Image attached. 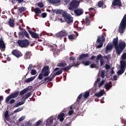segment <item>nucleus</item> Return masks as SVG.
<instances>
[{
    "instance_id": "obj_1",
    "label": "nucleus",
    "mask_w": 126,
    "mask_h": 126,
    "mask_svg": "<svg viewBox=\"0 0 126 126\" xmlns=\"http://www.w3.org/2000/svg\"><path fill=\"white\" fill-rule=\"evenodd\" d=\"M126 29V14H125L123 19L121 20V22L119 25L118 28V32L120 34H124L125 31Z\"/></svg>"
},
{
    "instance_id": "obj_40",
    "label": "nucleus",
    "mask_w": 126,
    "mask_h": 126,
    "mask_svg": "<svg viewBox=\"0 0 126 126\" xmlns=\"http://www.w3.org/2000/svg\"><path fill=\"white\" fill-rule=\"evenodd\" d=\"M97 43H99V44L97 45V48L100 49V48H102V47H103V42H101V41L98 39L97 40Z\"/></svg>"
},
{
    "instance_id": "obj_53",
    "label": "nucleus",
    "mask_w": 126,
    "mask_h": 126,
    "mask_svg": "<svg viewBox=\"0 0 126 126\" xmlns=\"http://www.w3.org/2000/svg\"><path fill=\"white\" fill-rule=\"evenodd\" d=\"M36 73H37V71H36V70L32 69L31 70V74H32V75H35V74H36Z\"/></svg>"
},
{
    "instance_id": "obj_30",
    "label": "nucleus",
    "mask_w": 126,
    "mask_h": 126,
    "mask_svg": "<svg viewBox=\"0 0 126 126\" xmlns=\"http://www.w3.org/2000/svg\"><path fill=\"white\" fill-rule=\"evenodd\" d=\"M33 11L34 12H35V13H36V16H38V13H41V12H42V11H41V10H40V8L38 7L35 8L34 9Z\"/></svg>"
},
{
    "instance_id": "obj_12",
    "label": "nucleus",
    "mask_w": 126,
    "mask_h": 126,
    "mask_svg": "<svg viewBox=\"0 0 126 126\" xmlns=\"http://www.w3.org/2000/svg\"><path fill=\"white\" fill-rule=\"evenodd\" d=\"M78 65H79V64L78 63H74V62H73L72 64H69V66H67L64 68H63V70L64 72H65V71H67V70H69V69H71V68L72 67V66H78Z\"/></svg>"
},
{
    "instance_id": "obj_22",
    "label": "nucleus",
    "mask_w": 126,
    "mask_h": 126,
    "mask_svg": "<svg viewBox=\"0 0 126 126\" xmlns=\"http://www.w3.org/2000/svg\"><path fill=\"white\" fill-rule=\"evenodd\" d=\"M88 57H89V55L88 54V53L81 54L79 58V61H81V60H83V59H86V58H88Z\"/></svg>"
},
{
    "instance_id": "obj_7",
    "label": "nucleus",
    "mask_w": 126,
    "mask_h": 126,
    "mask_svg": "<svg viewBox=\"0 0 126 126\" xmlns=\"http://www.w3.org/2000/svg\"><path fill=\"white\" fill-rule=\"evenodd\" d=\"M120 70H118L117 73L118 75H122L124 72H125V70H126V62L125 61H121L120 62Z\"/></svg>"
},
{
    "instance_id": "obj_20",
    "label": "nucleus",
    "mask_w": 126,
    "mask_h": 126,
    "mask_svg": "<svg viewBox=\"0 0 126 126\" xmlns=\"http://www.w3.org/2000/svg\"><path fill=\"white\" fill-rule=\"evenodd\" d=\"M104 92H105L104 90H101L99 93H95L94 94V96L99 98V97L103 96V95L104 94Z\"/></svg>"
},
{
    "instance_id": "obj_31",
    "label": "nucleus",
    "mask_w": 126,
    "mask_h": 126,
    "mask_svg": "<svg viewBox=\"0 0 126 126\" xmlns=\"http://www.w3.org/2000/svg\"><path fill=\"white\" fill-rule=\"evenodd\" d=\"M118 37H117L115 38H114L113 40V44L115 46V48H116L117 47V46H118Z\"/></svg>"
},
{
    "instance_id": "obj_62",
    "label": "nucleus",
    "mask_w": 126,
    "mask_h": 126,
    "mask_svg": "<svg viewBox=\"0 0 126 126\" xmlns=\"http://www.w3.org/2000/svg\"><path fill=\"white\" fill-rule=\"evenodd\" d=\"M110 68H111V66H110V65L106 64H105V69H110Z\"/></svg>"
},
{
    "instance_id": "obj_3",
    "label": "nucleus",
    "mask_w": 126,
    "mask_h": 126,
    "mask_svg": "<svg viewBox=\"0 0 126 126\" xmlns=\"http://www.w3.org/2000/svg\"><path fill=\"white\" fill-rule=\"evenodd\" d=\"M63 69H61L59 71H57L54 74L52 75L51 74V75H50L51 77H50V76L45 77L44 79V82H46V81H47V82H50V81H52V80H53V79H54V78L56 77V76L62 74L63 73Z\"/></svg>"
},
{
    "instance_id": "obj_25",
    "label": "nucleus",
    "mask_w": 126,
    "mask_h": 126,
    "mask_svg": "<svg viewBox=\"0 0 126 126\" xmlns=\"http://www.w3.org/2000/svg\"><path fill=\"white\" fill-rule=\"evenodd\" d=\"M45 71H50V66L49 65H45L44 66L41 70V72L44 73Z\"/></svg>"
},
{
    "instance_id": "obj_19",
    "label": "nucleus",
    "mask_w": 126,
    "mask_h": 126,
    "mask_svg": "<svg viewBox=\"0 0 126 126\" xmlns=\"http://www.w3.org/2000/svg\"><path fill=\"white\" fill-rule=\"evenodd\" d=\"M97 6L98 7H102V8H106V6L105 4H104V1L102 0V1L100 0L97 2Z\"/></svg>"
},
{
    "instance_id": "obj_29",
    "label": "nucleus",
    "mask_w": 126,
    "mask_h": 126,
    "mask_svg": "<svg viewBox=\"0 0 126 126\" xmlns=\"http://www.w3.org/2000/svg\"><path fill=\"white\" fill-rule=\"evenodd\" d=\"M50 51H52L54 54L58 53V49H57V46L55 45L54 46H52Z\"/></svg>"
},
{
    "instance_id": "obj_28",
    "label": "nucleus",
    "mask_w": 126,
    "mask_h": 126,
    "mask_svg": "<svg viewBox=\"0 0 126 126\" xmlns=\"http://www.w3.org/2000/svg\"><path fill=\"white\" fill-rule=\"evenodd\" d=\"M8 24L9 25L10 27H13L14 26V20L9 19Z\"/></svg>"
},
{
    "instance_id": "obj_4",
    "label": "nucleus",
    "mask_w": 126,
    "mask_h": 126,
    "mask_svg": "<svg viewBox=\"0 0 126 126\" xmlns=\"http://www.w3.org/2000/svg\"><path fill=\"white\" fill-rule=\"evenodd\" d=\"M63 16L67 24H72L73 23V17H72L71 15L68 14L66 12H64L63 13Z\"/></svg>"
},
{
    "instance_id": "obj_39",
    "label": "nucleus",
    "mask_w": 126,
    "mask_h": 126,
    "mask_svg": "<svg viewBox=\"0 0 126 126\" xmlns=\"http://www.w3.org/2000/svg\"><path fill=\"white\" fill-rule=\"evenodd\" d=\"M27 91H28V90H27V89H25V90H22V91L20 92L19 95H20V96H22L23 95H24V94H25V93H26V92H27Z\"/></svg>"
},
{
    "instance_id": "obj_63",
    "label": "nucleus",
    "mask_w": 126,
    "mask_h": 126,
    "mask_svg": "<svg viewBox=\"0 0 126 126\" xmlns=\"http://www.w3.org/2000/svg\"><path fill=\"white\" fill-rule=\"evenodd\" d=\"M75 60V58L74 57L71 56L69 58V61H73V62H74Z\"/></svg>"
},
{
    "instance_id": "obj_51",
    "label": "nucleus",
    "mask_w": 126,
    "mask_h": 126,
    "mask_svg": "<svg viewBox=\"0 0 126 126\" xmlns=\"http://www.w3.org/2000/svg\"><path fill=\"white\" fill-rule=\"evenodd\" d=\"M37 5L39 6L40 8H42V7H44V3L42 2H39L37 3Z\"/></svg>"
},
{
    "instance_id": "obj_15",
    "label": "nucleus",
    "mask_w": 126,
    "mask_h": 126,
    "mask_svg": "<svg viewBox=\"0 0 126 126\" xmlns=\"http://www.w3.org/2000/svg\"><path fill=\"white\" fill-rule=\"evenodd\" d=\"M29 33L31 35L32 38L34 39H37V38H39V34L34 32L30 30H28Z\"/></svg>"
},
{
    "instance_id": "obj_33",
    "label": "nucleus",
    "mask_w": 126,
    "mask_h": 126,
    "mask_svg": "<svg viewBox=\"0 0 126 126\" xmlns=\"http://www.w3.org/2000/svg\"><path fill=\"white\" fill-rule=\"evenodd\" d=\"M89 96H90V92L89 91H86L83 95V97L85 99H87V98L89 97Z\"/></svg>"
},
{
    "instance_id": "obj_46",
    "label": "nucleus",
    "mask_w": 126,
    "mask_h": 126,
    "mask_svg": "<svg viewBox=\"0 0 126 126\" xmlns=\"http://www.w3.org/2000/svg\"><path fill=\"white\" fill-rule=\"evenodd\" d=\"M90 63H91V62L89 61H87L85 62H83L82 63V64L86 65V66L89 65V64H90Z\"/></svg>"
},
{
    "instance_id": "obj_14",
    "label": "nucleus",
    "mask_w": 126,
    "mask_h": 126,
    "mask_svg": "<svg viewBox=\"0 0 126 126\" xmlns=\"http://www.w3.org/2000/svg\"><path fill=\"white\" fill-rule=\"evenodd\" d=\"M12 54L16 58H20L22 57V56H23V55L21 54V52H20V51L16 50H13L12 52Z\"/></svg>"
},
{
    "instance_id": "obj_16",
    "label": "nucleus",
    "mask_w": 126,
    "mask_h": 126,
    "mask_svg": "<svg viewBox=\"0 0 126 126\" xmlns=\"http://www.w3.org/2000/svg\"><path fill=\"white\" fill-rule=\"evenodd\" d=\"M64 118H65V115L64 113H61L59 114L58 116V119L59 120L60 122H63V120H64Z\"/></svg>"
},
{
    "instance_id": "obj_61",
    "label": "nucleus",
    "mask_w": 126,
    "mask_h": 126,
    "mask_svg": "<svg viewBox=\"0 0 126 126\" xmlns=\"http://www.w3.org/2000/svg\"><path fill=\"white\" fill-rule=\"evenodd\" d=\"M19 37H21L22 38H23V37H24V32H19Z\"/></svg>"
},
{
    "instance_id": "obj_34",
    "label": "nucleus",
    "mask_w": 126,
    "mask_h": 126,
    "mask_svg": "<svg viewBox=\"0 0 126 126\" xmlns=\"http://www.w3.org/2000/svg\"><path fill=\"white\" fill-rule=\"evenodd\" d=\"M51 3H60L61 0H47Z\"/></svg>"
},
{
    "instance_id": "obj_47",
    "label": "nucleus",
    "mask_w": 126,
    "mask_h": 126,
    "mask_svg": "<svg viewBox=\"0 0 126 126\" xmlns=\"http://www.w3.org/2000/svg\"><path fill=\"white\" fill-rule=\"evenodd\" d=\"M31 95H32V94L31 93H28L27 94L25 95V99L26 100V99L29 98V97H30Z\"/></svg>"
},
{
    "instance_id": "obj_32",
    "label": "nucleus",
    "mask_w": 126,
    "mask_h": 126,
    "mask_svg": "<svg viewBox=\"0 0 126 126\" xmlns=\"http://www.w3.org/2000/svg\"><path fill=\"white\" fill-rule=\"evenodd\" d=\"M17 9H18V11H19L20 13H22L23 11H25V10H26V8L23 6L17 8Z\"/></svg>"
},
{
    "instance_id": "obj_21",
    "label": "nucleus",
    "mask_w": 126,
    "mask_h": 126,
    "mask_svg": "<svg viewBox=\"0 0 126 126\" xmlns=\"http://www.w3.org/2000/svg\"><path fill=\"white\" fill-rule=\"evenodd\" d=\"M31 56H32V53H31V52H27L24 56L25 60H28V59H30Z\"/></svg>"
},
{
    "instance_id": "obj_57",
    "label": "nucleus",
    "mask_w": 126,
    "mask_h": 126,
    "mask_svg": "<svg viewBox=\"0 0 126 126\" xmlns=\"http://www.w3.org/2000/svg\"><path fill=\"white\" fill-rule=\"evenodd\" d=\"M95 9L92 7H91L89 9V12H95Z\"/></svg>"
},
{
    "instance_id": "obj_36",
    "label": "nucleus",
    "mask_w": 126,
    "mask_h": 126,
    "mask_svg": "<svg viewBox=\"0 0 126 126\" xmlns=\"http://www.w3.org/2000/svg\"><path fill=\"white\" fill-rule=\"evenodd\" d=\"M24 107H19L13 111L14 114L18 113V112H21L23 110Z\"/></svg>"
},
{
    "instance_id": "obj_13",
    "label": "nucleus",
    "mask_w": 126,
    "mask_h": 126,
    "mask_svg": "<svg viewBox=\"0 0 126 126\" xmlns=\"http://www.w3.org/2000/svg\"><path fill=\"white\" fill-rule=\"evenodd\" d=\"M112 5H113V6L121 7L122 6V1H121V0H113L112 1Z\"/></svg>"
},
{
    "instance_id": "obj_18",
    "label": "nucleus",
    "mask_w": 126,
    "mask_h": 126,
    "mask_svg": "<svg viewBox=\"0 0 126 126\" xmlns=\"http://www.w3.org/2000/svg\"><path fill=\"white\" fill-rule=\"evenodd\" d=\"M113 50V45L109 44L106 46L105 54H108L109 52Z\"/></svg>"
},
{
    "instance_id": "obj_8",
    "label": "nucleus",
    "mask_w": 126,
    "mask_h": 126,
    "mask_svg": "<svg viewBox=\"0 0 126 126\" xmlns=\"http://www.w3.org/2000/svg\"><path fill=\"white\" fill-rule=\"evenodd\" d=\"M18 95H19V92H16L12 94H10V95L6 97L5 99L6 103H8L10 99H14V98H16V97H17Z\"/></svg>"
},
{
    "instance_id": "obj_45",
    "label": "nucleus",
    "mask_w": 126,
    "mask_h": 126,
    "mask_svg": "<svg viewBox=\"0 0 126 126\" xmlns=\"http://www.w3.org/2000/svg\"><path fill=\"white\" fill-rule=\"evenodd\" d=\"M81 98H82V94H80L77 97V102L78 104H79L80 103V100H81Z\"/></svg>"
},
{
    "instance_id": "obj_50",
    "label": "nucleus",
    "mask_w": 126,
    "mask_h": 126,
    "mask_svg": "<svg viewBox=\"0 0 126 126\" xmlns=\"http://www.w3.org/2000/svg\"><path fill=\"white\" fill-rule=\"evenodd\" d=\"M42 123V120H38L36 124L34 125V126H39L40 125H41V123Z\"/></svg>"
},
{
    "instance_id": "obj_23",
    "label": "nucleus",
    "mask_w": 126,
    "mask_h": 126,
    "mask_svg": "<svg viewBox=\"0 0 126 126\" xmlns=\"http://www.w3.org/2000/svg\"><path fill=\"white\" fill-rule=\"evenodd\" d=\"M112 86V82H110V83H106L105 84L104 88L106 90H110Z\"/></svg>"
},
{
    "instance_id": "obj_59",
    "label": "nucleus",
    "mask_w": 126,
    "mask_h": 126,
    "mask_svg": "<svg viewBox=\"0 0 126 126\" xmlns=\"http://www.w3.org/2000/svg\"><path fill=\"white\" fill-rule=\"evenodd\" d=\"M41 16L42 18H45L47 17V13H42L41 14Z\"/></svg>"
},
{
    "instance_id": "obj_54",
    "label": "nucleus",
    "mask_w": 126,
    "mask_h": 126,
    "mask_svg": "<svg viewBox=\"0 0 126 126\" xmlns=\"http://www.w3.org/2000/svg\"><path fill=\"white\" fill-rule=\"evenodd\" d=\"M43 76H44V75L42 73L39 74L38 76V79H39V80H42V79H43Z\"/></svg>"
},
{
    "instance_id": "obj_44",
    "label": "nucleus",
    "mask_w": 126,
    "mask_h": 126,
    "mask_svg": "<svg viewBox=\"0 0 126 126\" xmlns=\"http://www.w3.org/2000/svg\"><path fill=\"white\" fill-rule=\"evenodd\" d=\"M43 76L46 77V76H49V74H50V71H45L43 72Z\"/></svg>"
},
{
    "instance_id": "obj_56",
    "label": "nucleus",
    "mask_w": 126,
    "mask_h": 126,
    "mask_svg": "<svg viewBox=\"0 0 126 126\" xmlns=\"http://www.w3.org/2000/svg\"><path fill=\"white\" fill-rule=\"evenodd\" d=\"M105 83V81L104 80H102L100 83L98 85V87H101L102 85H103L104 83Z\"/></svg>"
},
{
    "instance_id": "obj_26",
    "label": "nucleus",
    "mask_w": 126,
    "mask_h": 126,
    "mask_svg": "<svg viewBox=\"0 0 126 126\" xmlns=\"http://www.w3.org/2000/svg\"><path fill=\"white\" fill-rule=\"evenodd\" d=\"M25 103V100H22V101H19L18 103H16L14 106L13 108H18L21 105H23Z\"/></svg>"
},
{
    "instance_id": "obj_38",
    "label": "nucleus",
    "mask_w": 126,
    "mask_h": 126,
    "mask_svg": "<svg viewBox=\"0 0 126 126\" xmlns=\"http://www.w3.org/2000/svg\"><path fill=\"white\" fill-rule=\"evenodd\" d=\"M90 67H91V68H98V66L97 64L94 63L90 65Z\"/></svg>"
},
{
    "instance_id": "obj_37",
    "label": "nucleus",
    "mask_w": 126,
    "mask_h": 126,
    "mask_svg": "<svg viewBox=\"0 0 126 126\" xmlns=\"http://www.w3.org/2000/svg\"><path fill=\"white\" fill-rule=\"evenodd\" d=\"M66 66V63L64 62H61V63H58V66L60 67H62L63 66V67H64V66Z\"/></svg>"
},
{
    "instance_id": "obj_43",
    "label": "nucleus",
    "mask_w": 126,
    "mask_h": 126,
    "mask_svg": "<svg viewBox=\"0 0 126 126\" xmlns=\"http://www.w3.org/2000/svg\"><path fill=\"white\" fill-rule=\"evenodd\" d=\"M121 60H122V61L126 60V53H124L122 54L121 56Z\"/></svg>"
},
{
    "instance_id": "obj_9",
    "label": "nucleus",
    "mask_w": 126,
    "mask_h": 126,
    "mask_svg": "<svg viewBox=\"0 0 126 126\" xmlns=\"http://www.w3.org/2000/svg\"><path fill=\"white\" fill-rule=\"evenodd\" d=\"M68 33L65 30H62L61 31L56 34V37L58 38H63V37H66Z\"/></svg>"
},
{
    "instance_id": "obj_64",
    "label": "nucleus",
    "mask_w": 126,
    "mask_h": 126,
    "mask_svg": "<svg viewBox=\"0 0 126 126\" xmlns=\"http://www.w3.org/2000/svg\"><path fill=\"white\" fill-rule=\"evenodd\" d=\"M73 113V110L69 111V112L68 113V116H71V115Z\"/></svg>"
},
{
    "instance_id": "obj_24",
    "label": "nucleus",
    "mask_w": 126,
    "mask_h": 126,
    "mask_svg": "<svg viewBox=\"0 0 126 126\" xmlns=\"http://www.w3.org/2000/svg\"><path fill=\"white\" fill-rule=\"evenodd\" d=\"M68 38L70 41H73V40H76V36L74 34H69L68 35Z\"/></svg>"
},
{
    "instance_id": "obj_11",
    "label": "nucleus",
    "mask_w": 126,
    "mask_h": 126,
    "mask_svg": "<svg viewBox=\"0 0 126 126\" xmlns=\"http://www.w3.org/2000/svg\"><path fill=\"white\" fill-rule=\"evenodd\" d=\"M53 123L54 118L51 117L46 120L45 125L46 126H55L53 125Z\"/></svg>"
},
{
    "instance_id": "obj_55",
    "label": "nucleus",
    "mask_w": 126,
    "mask_h": 126,
    "mask_svg": "<svg viewBox=\"0 0 126 126\" xmlns=\"http://www.w3.org/2000/svg\"><path fill=\"white\" fill-rule=\"evenodd\" d=\"M102 59V55L99 54L96 56V61H99Z\"/></svg>"
},
{
    "instance_id": "obj_58",
    "label": "nucleus",
    "mask_w": 126,
    "mask_h": 126,
    "mask_svg": "<svg viewBox=\"0 0 126 126\" xmlns=\"http://www.w3.org/2000/svg\"><path fill=\"white\" fill-rule=\"evenodd\" d=\"M100 65L102 66L104 64V63H105V61H104V59H100Z\"/></svg>"
},
{
    "instance_id": "obj_49",
    "label": "nucleus",
    "mask_w": 126,
    "mask_h": 126,
    "mask_svg": "<svg viewBox=\"0 0 126 126\" xmlns=\"http://www.w3.org/2000/svg\"><path fill=\"white\" fill-rule=\"evenodd\" d=\"M24 35L25 36V37L28 38V39H29V38H30L29 34L28 33V32H27L26 31L24 32Z\"/></svg>"
},
{
    "instance_id": "obj_48",
    "label": "nucleus",
    "mask_w": 126,
    "mask_h": 126,
    "mask_svg": "<svg viewBox=\"0 0 126 126\" xmlns=\"http://www.w3.org/2000/svg\"><path fill=\"white\" fill-rule=\"evenodd\" d=\"M103 58L106 59L107 61H110V60H111V54H108L107 56H104Z\"/></svg>"
},
{
    "instance_id": "obj_2",
    "label": "nucleus",
    "mask_w": 126,
    "mask_h": 126,
    "mask_svg": "<svg viewBox=\"0 0 126 126\" xmlns=\"http://www.w3.org/2000/svg\"><path fill=\"white\" fill-rule=\"evenodd\" d=\"M126 42L125 41H121L119 42V44L117 45V46L115 47V49L116 51V53L118 56H120L121 55V53L126 49Z\"/></svg>"
},
{
    "instance_id": "obj_60",
    "label": "nucleus",
    "mask_w": 126,
    "mask_h": 126,
    "mask_svg": "<svg viewBox=\"0 0 126 126\" xmlns=\"http://www.w3.org/2000/svg\"><path fill=\"white\" fill-rule=\"evenodd\" d=\"M25 120V117L24 116H22L19 119V122H22V121H24Z\"/></svg>"
},
{
    "instance_id": "obj_27",
    "label": "nucleus",
    "mask_w": 126,
    "mask_h": 126,
    "mask_svg": "<svg viewBox=\"0 0 126 126\" xmlns=\"http://www.w3.org/2000/svg\"><path fill=\"white\" fill-rule=\"evenodd\" d=\"M35 78H36V76L31 77L30 78L27 79L25 80V82L26 83H29L31 82V81H33V80H34V79H35Z\"/></svg>"
},
{
    "instance_id": "obj_10",
    "label": "nucleus",
    "mask_w": 126,
    "mask_h": 126,
    "mask_svg": "<svg viewBox=\"0 0 126 126\" xmlns=\"http://www.w3.org/2000/svg\"><path fill=\"white\" fill-rule=\"evenodd\" d=\"M0 50L1 52H4L5 51V44L4 41H3V38L1 37L0 38Z\"/></svg>"
},
{
    "instance_id": "obj_41",
    "label": "nucleus",
    "mask_w": 126,
    "mask_h": 126,
    "mask_svg": "<svg viewBox=\"0 0 126 126\" xmlns=\"http://www.w3.org/2000/svg\"><path fill=\"white\" fill-rule=\"evenodd\" d=\"M99 40V41H100V42H103L105 41V38L104 37V35H102L101 37H98L97 41L98 42V40Z\"/></svg>"
},
{
    "instance_id": "obj_35",
    "label": "nucleus",
    "mask_w": 126,
    "mask_h": 126,
    "mask_svg": "<svg viewBox=\"0 0 126 126\" xmlns=\"http://www.w3.org/2000/svg\"><path fill=\"white\" fill-rule=\"evenodd\" d=\"M85 24L87 26V25H90V20H89V17H87L86 18Z\"/></svg>"
},
{
    "instance_id": "obj_6",
    "label": "nucleus",
    "mask_w": 126,
    "mask_h": 126,
    "mask_svg": "<svg viewBox=\"0 0 126 126\" xmlns=\"http://www.w3.org/2000/svg\"><path fill=\"white\" fill-rule=\"evenodd\" d=\"M79 6V1L77 0H72L69 4V9L71 10H75Z\"/></svg>"
},
{
    "instance_id": "obj_52",
    "label": "nucleus",
    "mask_w": 126,
    "mask_h": 126,
    "mask_svg": "<svg viewBox=\"0 0 126 126\" xmlns=\"http://www.w3.org/2000/svg\"><path fill=\"white\" fill-rule=\"evenodd\" d=\"M4 116L5 119H6V120H7V119H8V111H6L5 112Z\"/></svg>"
},
{
    "instance_id": "obj_5",
    "label": "nucleus",
    "mask_w": 126,
    "mask_h": 126,
    "mask_svg": "<svg viewBox=\"0 0 126 126\" xmlns=\"http://www.w3.org/2000/svg\"><path fill=\"white\" fill-rule=\"evenodd\" d=\"M17 43L21 48H27L30 45V42L27 39L19 40Z\"/></svg>"
},
{
    "instance_id": "obj_17",
    "label": "nucleus",
    "mask_w": 126,
    "mask_h": 126,
    "mask_svg": "<svg viewBox=\"0 0 126 126\" xmlns=\"http://www.w3.org/2000/svg\"><path fill=\"white\" fill-rule=\"evenodd\" d=\"M74 13L77 16H79L81 14H83V9H77L74 10Z\"/></svg>"
},
{
    "instance_id": "obj_42",
    "label": "nucleus",
    "mask_w": 126,
    "mask_h": 126,
    "mask_svg": "<svg viewBox=\"0 0 126 126\" xmlns=\"http://www.w3.org/2000/svg\"><path fill=\"white\" fill-rule=\"evenodd\" d=\"M64 12H66L63 10H57V14H62L63 16V13H64Z\"/></svg>"
}]
</instances>
